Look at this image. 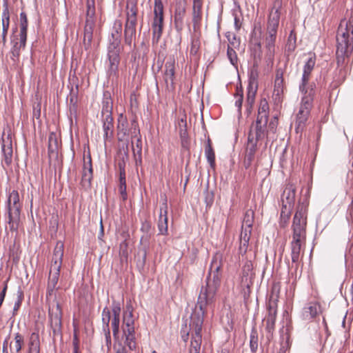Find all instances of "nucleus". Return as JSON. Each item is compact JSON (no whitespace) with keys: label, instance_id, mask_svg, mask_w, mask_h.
I'll use <instances>...</instances> for the list:
<instances>
[{"label":"nucleus","instance_id":"f257e3e1","mask_svg":"<svg viewBox=\"0 0 353 353\" xmlns=\"http://www.w3.org/2000/svg\"><path fill=\"white\" fill-rule=\"evenodd\" d=\"M268 103L265 99H262L260 101L256 119L250 128L245 154L254 156L258 141L265 138L268 141L271 139L270 135L276 133L278 119L274 117L268 125Z\"/></svg>","mask_w":353,"mask_h":353},{"label":"nucleus","instance_id":"f03ea898","mask_svg":"<svg viewBox=\"0 0 353 353\" xmlns=\"http://www.w3.org/2000/svg\"><path fill=\"white\" fill-rule=\"evenodd\" d=\"M221 267V257L216 255L210 265V272L206 279V285L201 287L196 305L190 319L200 320L203 322L207 306L214 303L215 295L221 284V275L219 272Z\"/></svg>","mask_w":353,"mask_h":353},{"label":"nucleus","instance_id":"7ed1b4c3","mask_svg":"<svg viewBox=\"0 0 353 353\" xmlns=\"http://www.w3.org/2000/svg\"><path fill=\"white\" fill-rule=\"evenodd\" d=\"M307 210L306 206L299 205L294 216L292 225V239L290 242V255L292 268L295 270L298 269L301 255H303L304 253L306 241Z\"/></svg>","mask_w":353,"mask_h":353},{"label":"nucleus","instance_id":"20e7f679","mask_svg":"<svg viewBox=\"0 0 353 353\" xmlns=\"http://www.w3.org/2000/svg\"><path fill=\"white\" fill-rule=\"evenodd\" d=\"M353 51V16L341 21L336 32V63L343 67Z\"/></svg>","mask_w":353,"mask_h":353},{"label":"nucleus","instance_id":"39448f33","mask_svg":"<svg viewBox=\"0 0 353 353\" xmlns=\"http://www.w3.org/2000/svg\"><path fill=\"white\" fill-rule=\"evenodd\" d=\"M122 23L120 21L115 22L111 33L112 39L108 48V57L109 65L107 74L112 80L119 78V65L120 63V43Z\"/></svg>","mask_w":353,"mask_h":353},{"label":"nucleus","instance_id":"423d86ee","mask_svg":"<svg viewBox=\"0 0 353 353\" xmlns=\"http://www.w3.org/2000/svg\"><path fill=\"white\" fill-rule=\"evenodd\" d=\"M281 4L279 1L274 3L268 16L265 37V57L272 63L273 62L275 53V41L281 16Z\"/></svg>","mask_w":353,"mask_h":353},{"label":"nucleus","instance_id":"0eeeda50","mask_svg":"<svg viewBox=\"0 0 353 353\" xmlns=\"http://www.w3.org/2000/svg\"><path fill=\"white\" fill-rule=\"evenodd\" d=\"M22 203L17 190H12L6 202V222L11 232H17L21 224Z\"/></svg>","mask_w":353,"mask_h":353},{"label":"nucleus","instance_id":"6e6552de","mask_svg":"<svg viewBox=\"0 0 353 353\" xmlns=\"http://www.w3.org/2000/svg\"><path fill=\"white\" fill-rule=\"evenodd\" d=\"M63 243L61 241H58L53 251L50 267L48 283L46 293L47 299L52 295L58 283L60 275V270L63 262Z\"/></svg>","mask_w":353,"mask_h":353},{"label":"nucleus","instance_id":"1a4fd4ad","mask_svg":"<svg viewBox=\"0 0 353 353\" xmlns=\"http://www.w3.org/2000/svg\"><path fill=\"white\" fill-rule=\"evenodd\" d=\"M122 330L125 336V344L130 350L136 348L134 319L133 316V307L130 303L126 304L123 312Z\"/></svg>","mask_w":353,"mask_h":353},{"label":"nucleus","instance_id":"9d476101","mask_svg":"<svg viewBox=\"0 0 353 353\" xmlns=\"http://www.w3.org/2000/svg\"><path fill=\"white\" fill-rule=\"evenodd\" d=\"M137 4L136 0L127 1V19L125 24L124 40L125 44L131 46L136 34L137 22Z\"/></svg>","mask_w":353,"mask_h":353},{"label":"nucleus","instance_id":"9b49d317","mask_svg":"<svg viewBox=\"0 0 353 353\" xmlns=\"http://www.w3.org/2000/svg\"><path fill=\"white\" fill-rule=\"evenodd\" d=\"M278 297L279 296L277 294H274L272 293L266 303L267 314L263 319V323L266 332H268L266 337L268 341H270L272 338L273 332L275 330Z\"/></svg>","mask_w":353,"mask_h":353},{"label":"nucleus","instance_id":"f8f14e48","mask_svg":"<svg viewBox=\"0 0 353 353\" xmlns=\"http://www.w3.org/2000/svg\"><path fill=\"white\" fill-rule=\"evenodd\" d=\"M312 92V89L310 90L308 95H305L302 98L295 122V130L296 133L301 132L306 126L313 101Z\"/></svg>","mask_w":353,"mask_h":353},{"label":"nucleus","instance_id":"ddd939ff","mask_svg":"<svg viewBox=\"0 0 353 353\" xmlns=\"http://www.w3.org/2000/svg\"><path fill=\"white\" fill-rule=\"evenodd\" d=\"M154 19L152 24L153 39L157 41L161 37L163 23V5L161 0H154Z\"/></svg>","mask_w":353,"mask_h":353},{"label":"nucleus","instance_id":"4468645a","mask_svg":"<svg viewBox=\"0 0 353 353\" xmlns=\"http://www.w3.org/2000/svg\"><path fill=\"white\" fill-rule=\"evenodd\" d=\"M48 316L53 333L55 334L59 332L61 328L62 310L56 298L49 303Z\"/></svg>","mask_w":353,"mask_h":353},{"label":"nucleus","instance_id":"2eb2a0df","mask_svg":"<svg viewBox=\"0 0 353 353\" xmlns=\"http://www.w3.org/2000/svg\"><path fill=\"white\" fill-rule=\"evenodd\" d=\"M105 104L103 106L102 117H103V139L107 141L111 139L113 137V118L112 117V106L109 105V101L107 100Z\"/></svg>","mask_w":353,"mask_h":353},{"label":"nucleus","instance_id":"dca6fc26","mask_svg":"<svg viewBox=\"0 0 353 353\" xmlns=\"http://www.w3.org/2000/svg\"><path fill=\"white\" fill-rule=\"evenodd\" d=\"M203 322L190 319V329L192 334L190 353H199L201 343V330Z\"/></svg>","mask_w":353,"mask_h":353},{"label":"nucleus","instance_id":"f3484780","mask_svg":"<svg viewBox=\"0 0 353 353\" xmlns=\"http://www.w3.org/2000/svg\"><path fill=\"white\" fill-rule=\"evenodd\" d=\"M130 133L132 134V138L136 139L135 145L134 144V141H132V152L136 160V163H137L138 161L141 163L142 141L141 137L140 135L139 125L135 119H133L131 121Z\"/></svg>","mask_w":353,"mask_h":353},{"label":"nucleus","instance_id":"a211bd4d","mask_svg":"<svg viewBox=\"0 0 353 353\" xmlns=\"http://www.w3.org/2000/svg\"><path fill=\"white\" fill-rule=\"evenodd\" d=\"M315 64L316 56L314 54H310L303 65L301 83L299 85V90L303 92H304L305 94L307 92V85L310 79L311 73L314 68Z\"/></svg>","mask_w":353,"mask_h":353},{"label":"nucleus","instance_id":"6ab92c4d","mask_svg":"<svg viewBox=\"0 0 353 353\" xmlns=\"http://www.w3.org/2000/svg\"><path fill=\"white\" fill-rule=\"evenodd\" d=\"M174 78L175 59L174 57H169L165 63V70L163 72V81L167 90H173L174 89Z\"/></svg>","mask_w":353,"mask_h":353},{"label":"nucleus","instance_id":"aec40b11","mask_svg":"<svg viewBox=\"0 0 353 353\" xmlns=\"http://www.w3.org/2000/svg\"><path fill=\"white\" fill-rule=\"evenodd\" d=\"M1 152L3 156L2 159V164H5L7 167L10 166L12 162V141L10 134H8L4 137V134L1 138Z\"/></svg>","mask_w":353,"mask_h":353},{"label":"nucleus","instance_id":"412c9836","mask_svg":"<svg viewBox=\"0 0 353 353\" xmlns=\"http://www.w3.org/2000/svg\"><path fill=\"white\" fill-rule=\"evenodd\" d=\"M253 265L251 261H246L242 268L241 284L248 290L253 284L254 278Z\"/></svg>","mask_w":353,"mask_h":353},{"label":"nucleus","instance_id":"4be33fe9","mask_svg":"<svg viewBox=\"0 0 353 353\" xmlns=\"http://www.w3.org/2000/svg\"><path fill=\"white\" fill-rule=\"evenodd\" d=\"M112 317L111 318V326L114 338H117L119 333L121 305L119 302L113 301L112 305Z\"/></svg>","mask_w":353,"mask_h":353},{"label":"nucleus","instance_id":"5701e85b","mask_svg":"<svg viewBox=\"0 0 353 353\" xmlns=\"http://www.w3.org/2000/svg\"><path fill=\"white\" fill-rule=\"evenodd\" d=\"M258 88V82L256 78L252 74L249 79V83L247 88V99L248 110L250 112V109L254 103L255 96Z\"/></svg>","mask_w":353,"mask_h":353},{"label":"nucleus","instance_id":"b1692460","mask_svg":"<svg viewBox=\"0 0 353 353\" xmlns=\"http://www.w3.org/2000/svg\"><path fill=\"white\" fill-rule=\"evenodd\" d=\"M168 203L167 200L165 199L160 208V214L158 221L159 234L166 235L168 234Z\"/></svg>","mask_w":353,"mask_h":353},{"label":"nucleus","instance_id":"393cba45","mask_svg":"<svg viewBox=\"0 0 353 353\" xmlns=\"http://www.w3.org/2000/svg\"><path fill=\"white\" fill-rule=\"evenodd\" d=\"M296 195V188L292 183L286 185L283 194L281 195L282 205H287V207L292 208Z\"/></svg>","mask_w":353,"mask_h":353},{"label":"nucleus","instance_id":"a878e982","mask_svg":"<svg viewBox=\"0 0 353 353\" xmlns=\"http://www.w3.org/2000/svg\"><path fill=\"white\" fill-rule=\"evenodd\" d=\"M185 14V6L184 3H178L174 12V26L177 31L183 28V19Z\"/></svg>","mask_w":353,"mask_h":353},{"label":"nucleus","instance_id":"bb28decb","mask_svg":"<svg viewBox=\"0 0 353 353\" xmlns=\"http://www.w3.org/2000/svg\"><path fill=\"white\" fill-rule=\"evenodd\" d=\"M252 229V228L242 226L239 245V250L241 254H245L247 252Z\"/></svg>","mask_w":353,"mask_h":353},{"label":"nucleus","instance_id":"cd10ccee","mask_svg":"<svg viewBox=\"0 0 353 353\" xmlns=\"http://www.w3.org/2000/svg\"><path fill=\"white\" fill-rule=\"evenodd\" d=\"M129 132H130V129L129 130H128V120L121 114L118 119L117 125L118 140L119 141H124Z\"/></svg>","mask_w":353,"mask_h":353},{"label":"nucleus","instance_id":"c85d7f7f","mask_svg":"<svg viewBox=\"0 0 353 353\" xmlns=\"http://www.w3.org/2000/svg\"><path fill=\"white\" fill-rule=\"evenodd\" d=\"M93 28V23L91 20L88 21L85 23L83 39V45L85 50H88L91 46L92 41Z\"/></svg>","mask_w":353,"mask_h":353},{"label":"nucleus","instance_id":"c756f323","mask_svg":"<svg viewBox=\"0 0 353 353\" xmlns=\"http://www.w3.org/2000/svg\"><path fill=\"white\" fill-rule=\"evenodd\" d=\"M205 155L212 169L215 168V153L212 146L211 140L210 138L205 145Z\"/></svg>","mask_w":353,"mask_h":353},{"label":"nucleus","instance_id":"7c9ffc66","mask_svg":"<svg viewBox=\"0 0 353 353\" xmlns=\"http://www.w3.org/2000/svg\"><path fill=\"white\" fill-rule=\"evenodd\" d=\"M29 353H39L40 352V341L39 335L37 332H32L30 334L29 342Z\"/></svg>","mask_w":353,"mask_h":353},{"label":"nucleus","instance_id":"2f4dec72","mask_svg":"<svg viewBox=\"0 0 353 353\" xmlns=\"http://www.w3.org/2000/svg\"><path fill=\"white\" fill-rule=\"evenodd\" d=\"M176 128L179 129V136L182 139L186 138L188 135L187 132V116L185 114L180 115L178 119Z\"/></svg>","mask_w":353,"mask_h":353},{"label":"nucleus","instance_id":"473e14b6","mask_svg":"<svg viewBox=\"0 0 353 353\" xmlns=\"http://www.w3.org/2000/svg\"><path fill=\"white\" fill-rule=\"evenodd\" d=\"M58 152V141L54 133H51L48 137V154L50 157L57 156Z\"/></svg>","mask_w":353,"mask_h":353},{"label":"nucleus","instance_id":"72a5a7b5","mask_svg":"<svg viewBox=\"0 0 353 353\" xmlns=\"http://www.w3.org/2000/svg\"><path fill=\"white\" fill-rule=\"evenodd\" d=\"M291 208L287 207V205H283L281 212V217H280V226L281 228H285L289 221L290 215H291Z\"/></svg>","mask_w":353,"mask_h":353},{"label":"nucleus","instance_id":"f704fd0d","mask_svg":"<svg viewBox=\"0 0 353 353\" xmlns=\"http://www.w3.org/2000/svg\"><path fill=\"white\" fill-rule=\"evenodd\" d=\"M259 346V335L257 330L253 327L250 335V348L252 353H256Z\"/></svg>","mask_w":353,"mask_h":353},{"label":"nucleus","instance_id":"c9c22d12","mask_svg":"<svg viewBox=\"0 0 353 353\" xmlns=\"http://www.w3.org/2000/svg\"><path fill=\"white\" fill-rule=\"evenodd\" d=\"M201 18V2L199 0H194L192 21L194 24L199 22Z\"/></svg>","mask_w":353,"mask_h":353},{"label":"nucleus","instance_id":"e433bc0d","mask_svg":"<svg viewBox=\"0 0 353 353\" xmlns=\"http://www.w3.org/2000/svg\"><path fill=\"white\" fill-rule=\"evenodd\" d=\"M93 176L92 165L89 163L88 170H83L82 173V183L83 185H87L90 187L91 185V181Z\"/></svg>","mask_w":353,"mask_h":353},{"label":"nucleus","instance_id":"4c0bfd02","mask_svg":"<svg viewBox=\"0 0 353 353\" xmlns=\"http://www.w3.org/2000/svg\"><path fill=\"white\" fill-rule=\"evenodd\" d=\"M319 307L316 303H311L307 307H304L303 316L306 319H312L318 314Z\"/></svg>","mask_w":353,"mask_h":353},{"label":"nucleus","instance_id":"58836bf2","mask_svg":"<svg viewBox=\"0 0 353 353\" xmlns=\"http://www.w3.org/2000/svg\"><path fill=\"white\" fill-rule=\"evenodd\" d=\"M254 220V212L252 210L249 209L246 210L243 219V227H247L252 228L253 223Z\"/></svg>","mask_w":353,"mask_h":353},{"label":"nucleus","instance_id":"ea45409f","mask_svg":"<svg viewBox=\"0 0 353 353\" xmlns=\"http://www.w3.org/2000/svg\"><path fill=\"white\" fill-rule=\"evenodd\" d=\"M111 314H112V309L110 310L108 307L103 308L102 311L103 330L110 328V322L112 318Z\"/></svg>","mask_w":353,"mask_h":353},{"label":"nucleus","instance_id":"a19ab883","mask_svg":"<svg viewBox=\"0 0 353 353\" xmlns=\"http://www.w3.org/2000/svg\"><path fill=\"white\" fill-rule=\"evenodd\" d=\"M119 190L123 201H125L128 198L126 191V179L125 174H119Z\"/></svg>","mask_w":353,"mask_h":353},{"label":"nucleus","instance_id":"79ce46f5","mask_svg":"<svg viewBox=\"0 0 353 353\" xmlns=\"http://www.w3.org/2000/svg\"><path fill=\"white\" fill-rule=\"evenodd\" d=\"M225 37L228 41V46H232L234 48H238L240 46V40L236 38V36L234 33L231 32H228L225 34Z\"/></svg>","mask_w":353,"mask_h":353},{"label":"nucleus","instance_id":"37998d69","mask_svg":"<svg viewBox=\"0 0 353 353\" xmlns=\"http://www.w3.org/2000/svg\"><path fill=\"white\" fill-rule=\"evenodd\" d=\"M17 300L14 303V305L13 307V312L12 315L15 316L17 313V311L20 308L22 301L24 298L23 292L21 290V288H19L17 292Z\"/></svg>","mask_w":353,"mask_h":353},{"label":"nucleus","instance_id":"c03bdc74","mask_svg":"<svg viewBox=\"0 0 353 353\" xmlns=\"http://www.w3.org/2000/svg\"><path fill=\"white\" fill-rule=\"evenodd\" d=\"M94 14H95V8H94V1H92V2H90V1H88V3H87V13H86L87 18H86L85 23L88 21L91 20L92 23H93V26L94 25Z\"/></svg>","mask_w":353,"mask_h":353},{"label":"nucleus","instance_id":"a18cd8bd","mask_svg":"<svg viewBox=\"0 0 353 353\" xmlns=\"http://www.w3.org/2000/svg\"><path fill=\"white\" fill-rule=\"evenodd\" d=\"M23 343V336L19 332L16 333L14 334V344L13 347L16 353L21 352Z\"/></svg>","mask_w":353,"mask_h":353},{"label":"nucleus","instance_id":"49530a36","mask_svg":"<svg viewBox=\"0 0 353 353\" xmlns=\"http://www.w3.org/2000/svg\"><path fill=\"white\" fill-rule=\"evenodd\" d=\"M1 22H10V11L8 8V0H3V1Z\"/></svg>","mask_w":353,"mask_h":353},{"label":"nucleus","instance_id":"de8ad7c7","mask_svg":"<svg viewBox=\"0 0 353 353\" xmlns=\"http://www.w3.org/2000/svg\"><path fill=\"white\" fill-rule=\"evenodd\" d=\"M284 89V80L283 81H274V94L280 98L283 92Z\"/></svg>","mask_w":353,"mask_h":353},{"label":"nucleus","instance_id":"09e8293b","mask_svg":"<svg viewBox=\"0 0 353 353\" xmlns=\"http://www.w3.org/2000/svg\"><path fill=\"white\" fill-rule=\"evenodd\" d=\"M234 48H232V46H228L227 50V56L230 61V63L235 65L237 63V54L236 51L234 50Z\"/></svg>","mask_w":353,"mask_h":353},{"label":"nucleus","instance_id":"8fccbe9b","mask_svg":"<svg viewBox=\"0 0 353 353\" xmlns=\"http://www.w3.org/2000/svg\"><path fill=\"white\" fill-rule=\"evenodd\" d=\"M2 25V33H1V41H0V44L2 43L3 46H6V37L8 34V31L10 26V22H1Z\"/></svg>","mask_w":353,"mask_h":353},{"label":"nucleus","instance_id":"3c124183","mask_svg":"<svg viewBox=\"0 0 353 353\" xmlns=\"http://www.w3.org/2000/svg\"><path fill=\"white\" fill-rule=\"evenodd\" d=\"M79 85H76L75 90L73 88L70 90L69 104L74 105L78 103Z\"/></svg>","mask_w":353,"mask_h":353},{"label":"nucleus","instance_id":"603ef678","mask_svg":"<svg viewBox=\"0 0 353 353\" xmlns=\"http://www.w3.org/2000/svg\"><path fill=\"white\" fill-rule=\"evenodd\" d=\"M28 29V19L25 12H22L20 14V30H27Z\"/></svg>","mask_w":353,"mask_h":353},{"label":"nucleus","instance_id":"864d4df0","mask_svg":"<svg viewBox=\"0 0 353 353\" xmlns=\"http://www.w3.org/2000/svg\"><path fill=\"white\" fill-rule=\"evenodd\" d=\"M199 48H200V41H199V39H196V38L192 39L190 52L192 54H196L198 52Z\"/></svg>","mask_w":353,"mask_h":353},{"label":"nucleus","instance_id":"5fc2aeb1","mask_svg":"<svg viewBox=\"0 0 353 353\" xmlns=\"http://www.w3.org/2000/svg\"><path fill=\"white\" fill-rule=\"evenodd\" d=\"M19 37L20 46L24 48L27 40V30H20Z\"/></svg>","mask_w":353,"mask_h":353},{"label":"nucleus","instance_id":"6e6d98bb","mask_svg":"<svg viewBox=\"0 0 353 353\" xmlns=\"http://www.w3.org/2000/svg\"><path fill=\"white\" fill-rule=\"evenodd\" d=\"M254 159V156L245 154V159L243 161V165L245 169H248L250 167Z\"/></svg>","mask_w":353,"mask_h":353},{"label":"nucleus","instance_id":"4d7b16f0","mask_svg":"<svg viewBox=\"0 0 353 353\" xmlns=\"http://www.w3.org/2000/svg\"><path fill=\"white\" fill-rule=\"evenodd\" d=\"M105 334V342L108 347L111 345V335H110V329L107 328V330H103Z\"/></svg>","mask_w":353,"mask_h":353},{"label":"nucleus","instance_id":"13d9d810","mask_svg":"<svg viewBox=\"0 0 353 353\" xmlns=\"http://www.w3.org/2000/svg\"><path fill=\"white\" fill-rule=\"evenodd\" d=\"M236 97L237 98L235 101V105L241 110L242 103H243V93L237 94Z\"/></svg>","mask_w":353,"mask_h":353},{"label":"nucleus","instance_id":"bf43d9fd","mask_svg":"<svg viewBox=\"0 0 353 353\" xmlns=\"http://www.w3.org/2000/svg\"><path fill=\"white\" fill-rule=\"evenodd\" d=\"M283 73L284 72L282 68H277L274 81H283Z\"/></svg>","mask_w":353,"mask_h":353},{"label":"nucleus","instance_id":"052dcab7","mask_svg":"<svg viewBox=\"0 0 353 353\" xmlns=\"http://www.w3.org/2000/svg\"><path fill=\"white\" fill-rule=\"evenodd\" d=\"M69 110L71 116H74V117H77V110H78V105L74 104L71 105L69 104Z\"/></svg>","mask_w":353,"mask_h":353},{"label":"nucleus","instance_id":"680f3d73","mask_svg":"<svg viewBox=\"0 0 353 353\" xmlns=\"http://www.w3.org/2000/svg\"><path fill=\"white\" fill-rule=\"evenodd\" d=\"M214 201V195L212 192H206L205 203L207 205H211Z\"/></svg>","mask_w":353,"mask_h":353},{"label":"nucleus","instance_id":"e2e57ef3","mask_svg":"<svg viewBox=\"0 0 353 353\" xmlns=\"http://www.w3.org/2000/svg\"><path fill=\"white\" fill-rule=\"evenodd\" d=\"M125 163L124 159H123L121 161H119L118 162V168L119 170V174H121L123 173L125 174Z\"/></svg>","mask_w":353,"mask_h":353},{"label":"nucleus","instance_id":"0e129e2a","mask_svg":"<svg viewBox=\"0 0 353 353\" xmlns=\"http://www.w3.org/2000/svg\"><path fill=\"white\" fill-rule=\"evenodd\" d=\"M79 343H80V341H79L78 335L76 333V332H74V333L73 334V339H72L73 348H79Z\"/></svg>","mask_w":353,"mask_h":353},{"label":"nucleus","instance_id":"69168bd1","mask_svg":"<svg viewBox=\"0 0 353 353\" xmlns=\"http://www.w3.org/2000/svg\"><path fill=\"white\" fill-rule=\"evenodd\" d=\"M150 228H151V226H150V223L148 221H145L142 224L141 230L145 232H148L150 230Z\"/></svg>","mask_w":353,"mask_h":353},{"label":"nucleus","instance_id":"338daca9","mask_svg":"<svg viewBox=\"0 0 353 353\" xmlns=\"http://www.w3.org/2000/svg\"><path fill=\"white\" fill-rule=\"evenodd\" d=\"M12 59H14V58H17L19 57V54H20V50L19 49H12Z\"/></svg>","mask_w":353,"mask_h":353},{"label":"nucleus","instance_id":"774afa93","mask_svg":"<svg viewBox=\"0 0 353 353\" xmlns=\"http://www.w3.org/2000/svg\"><path fill=\"white\" fill-rule=\"evenodd\" d=\"M234 26H235V28L237 30H239L241 28L240 20L237 17H235V18H234Z\"/></svg>","mask_w":353,"mask_h":353}]
</instances>
